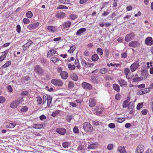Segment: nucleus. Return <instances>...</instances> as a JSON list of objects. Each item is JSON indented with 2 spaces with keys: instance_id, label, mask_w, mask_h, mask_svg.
<instances>
[{
  "instance_id": "f257e3e1",
  "label": "nucleus",
  "mask_w": 153,
  "mask_h": 153,
  "mask_svg": "<svg viewBox=\"0 0 153 153\" xmlns=\"http://www.w3.org/2000/svg\"><path fill=\"white\" fill-rule=\"evenodd\" d=\"M83 127L85 131L89 132L93 131V128L89 123H85L83 124Z\"/></svg>"
},
{
  "instance_id": "f03ea898",
  "label": "nucleus",
  "mask_w": 153,
  "mask_h": 153,
  "mask_svg": "<svg viewBox=\"0 0 153 153\" xmlns=\"http://www.w3.org/2000/svg\"><path fill=\"white\" fill-rule=\"evenodd\" d=\"M23 98V97H22L20 100H15L12 101L10 104V107L13 108H16L19 105L20 102L23 101L22 100Z\"/></svg>"
},
{
  "instance_id": "7ed1b4c3",
  "label": "nucleus",
  "mask_w": 153,
  "mask_h": 153,
  "mask_svg": "<svg viewBox=\"0 0 153 153\" xmlns=\"http://www.w3.org/2000/svg\"><path fill=\"white\" fill-rule=\"evenodd\" d=\"M35 71L38 75H42L44 72V70L43 69L42 67L39 65H36L34 67Z\"/></svg>"
},
{
  "instance_id": "20e7f679",
  "label": "nucleus",
  "mask_w": 153,
  "mask_h": 153,
  "mask_svg": "<svg viewBox=\"0 0 153 153\" xmlns=\"http://www.w3.org/2000/svg\"><path fill=\"white\" fill-rule=\"evenodd\" d=\"M139 66V60L132 64L130 67L131 71L132 72L135 71Z\"/></svg>"
},
{
  "instance_id": "39448f33",
  "label": "nucleus",
  "mask_w": 153,
  "mask_h": 153,
  "mask_svg": "<svg viewBox=\"0 0 153 153\" xmlns=\"http://www.w3.org/2000/svg\"><path fill=\"white\" fill-rule=\"evenodd\" d=\"M51 82L53 84L57 86L61 87L63 85L62 81L58 79H52Z\"/></svg>"
},
{
  "instance_id": "423d86ee",
  "label": "nucleus",
  "mask_w": 153,
  "mask_h": 153,
  "mask_svg": "<svg viewBox=\"0 0 153 153\" xmlns=\"http://www.w3.org/2000/svg\"><path fill=\"white\" fill-rule=\"evenodd\" d=\"M135 34L133 32L130 33L129 34H127L125 36V40L126 42L133 40L135 37Z\"/></svg>"
},
{
  "instance_id": "0eeeda50",
  "label": "nucleus",
  "mask_w": 153,
  "mask_h": 153,
  "mask_svg": "<svg viewBox=\"0 0 153 153\" xmlns=\"http://www.w3.org/2000/svg\"><path fill=\"white\" fill-rule=\"evenodd\" d=\"M39 25L38 22H35L29 25L27 27V28L29 30H33L38 27Z\"/></svg>"
},
{
  "instance_id": "6e6552de",
  "label": "nucleus",
  "mask_w": 153,
  "mask_h": 153,
  "mask_svg": "<svg viewBox=\"0 0 153 153\" xmlns=\"http://www.w3.org/2000/svg\"><path fill=\"white\" fill-rule=\"evenodd\" d=\"M144 151L143 145L142 144H140L136 149V153H142Z\"/></svg>"
},
{
  "instance_id": "1a4fd4ad",
  "label": "nucleus",
  "mask_w": 153,
  "mask_h": 153,
  "mask_svg": "<svg viewBox=\"0 0 153 153\" xmlns=\"http://www.w3.org/2000/svg\"><path fill=\"white\" fill-rule=\"evenodd\" d=\"M82 85L84 89L90 90L92 88V85L86 82H83L82 84Z\"/></svg>"
},
{
  "instance_id": "9d476101",
  "label": "nucleus",
  "mask_w": 153,
  "mask_h": 153,
  "mask_svg": "<svg viewBox=\"0 0 153 153\" xmlns=\"http://www.w3.org/2000/svg\"><path fill=\"white\" fill-rule=\"evenodd\" d=\"M98 143L97 142H95L92 143L90 145H88L87 148L89 149H95L98 147Z\"/></svg>"
},
{
  "instance_id": "9b49d317",
  "label": "nucleus",
  "mask_w": 153,
  "mask_h": 153,
  "mask_svg": "<svg viewBox=\"0 0 153 153\" xmlns=\"http://www.w3.org/2000/svg\"><path fill=\"white\" fill-rule=\"evenodd\" d=\"M118 81L119 85L122 87H125L127 85V82L123 79H118Z\"/></svg>"
},
{
  "instance_id": "f8f14e48",
  "label": "nucleus",
  "mask_w": 153,
  "mask_h": 153,
  "mask_svg": "<svg viewBox=\"0 0 153 153\" xmlns=\"http://www.w3.org/2000/svg\"><path fill=\"white\" fill-rule=\"evenodd\" d=\"M56 131L59 134L64 135L66 133V130L64 128H56Z\"/></svg>"
},
{
  "instance_id": "ddd939ff",
  "label": "nucleus",
  "mask_w": 153,
  "mask_h": 153,
  "mask_svg": "<svg viewBox=\"0 0 153 153\" xmlns=\"http://www.w3.org/2000/svg\"><path fill=\"white\" fill-rule=\"evenodd\" d=\"M146 44L148 45H151L153 44V40L151 37H147L145 40Z\"/></svg>"
},
{
  "instance_id": "4468645a",
  "label": "nucleus",
  "mask_w": 153,
  "mask_h": 153,
  "mask_svg": "<svg viewBox=\"0 0 153 153\" xmlns=\"http://www.w3.org/2000/svg\"><path fill=\"white\" fill-rule=\"evenodd\" d=\"M8 53V51L7 50L5 51H4L2 52L3 53H4L3 55L1 56L0 57V61H2L4 59L6 58L7 54Z\"/></svg>"
},
{
  "instance_id": "2eb2a0df",
  "label": "nucleus",
  "mask_w": 153,
  "mask_h": 153,
  "mask_svg": "<svg viewBox=\"0 0 153 153\" xmlns=\"http://www.w3.org/2000/svg\"><path fill=\"white\" fill-rule=\"evenodd\" d=\"M148 91H149V90L146 88L140 90L138 91V93L140 95H143L147 93Z\"/></svg>"
},
{
  "instance_id": "dca6fc26",
  "label": "nucleus",
  "mask_w": 153,
  "mask_h": 153,
  "mask_svg": "<svg viewBox=\"0 0 153 153\" xmlns=\"http://www.w3.org/2000/svg\"><path fill=\"white\" fill-rule=\"evenodd\" d=\"M60 74L62 78L63 79H66L68 76V74L67 72L65 71H62L61 73Z\"/></svg>"
},
{
  "instance_id": "f3484780",
  "label": "nucleus",
  "mask_w": 153,
  "mask_h": 153,
  "mask_svg": "<svg viewBox=\"0 0 153 153\" xmlns=\"http://www.w3.org/2000/svg\"><path fill=\"white\" fill-rule=\"evenodd\" d=\"M117 151L120 153H127L124 146H118L117 149Z\"/></svg>"
},
{
  "instance_id": "a211bd4d",
  "label": "nucleus",
  "mask_w": 153,
  "mask_h": 153,
  "mask_svg": "<svg viewBox=\"0 0 153 153\" xmlns=\"http://www.w3.org/2000/svg\"><path fill=\"white\" fill-rule=\"evenodd\" d=\"M86 31V29L85 28H82L77 30L76 34V35H80Z\"/></svg>"
},
{
  "instance_id": "6ab92c4d",
  "label": "nucleus",
  "mask_w": 153,
  "mask_h": 153,
  "mask_svg": "<svg viewBox=\"0 0 153 153\" xmlns=\"http://www.w3.org/2000/svg\"><path fill=\"white\" fill-rule=\"evenodd\" d=\"M76 151H80L81 153H84L85 152V149L83 145H79Z\"/></svg>"
},
{
  "instance_id": "aec40b11",
  "label": "nucleus",
  "mask_w": 153,
  "mask_h": 153,
  "mask_svg": "<svg viewBox=\"0 0 153 153\" xmlns=\"http://www.w3.org/2000/svg\"><path fill=\"white\" fill-rule=\"evenodd\" d=\"M138 45V42L136 41H133L130 42L129 44V45L131 47L135 48Z\"/></svg>"
},
{
  "instance_id": "412c9836",
  "label": "nucleus",
  "mask_w": 153,
  "mask_h": 153,
  "mask_svg": "<svg viewBox=\"0 0 153 153\" xmlns=\"http://www.w3.org/2000/svg\"><path fill=\"white\" fill-rule=\"evenodd\" d=\"M65 15V13L63 12H60L56 14V17L57 18H63Z\"/></svg>"
},
{
  "instance_id": "4be33fe9",
  "label": "nucleus",
  "mask_w": 153,
  "mask_h": 153,
  "mask_svg": "<svg viewBox=\"0 0 153 153\" xmlns=\"http://www.w3.org/2000/svg\"><path fill=\"white\" fill-rule=\"evenodd\" d=\"M16 123L15 122L11 123L7 125L6 127L8 128H13L16 126Z\"/></svg>"
},
{
  "instance_id": "5701e85b",
  "label": "nucleus",
  "mask_w": 153,
  "mask_h": 153,
  "mask_svg": "<svg viewBox=\"0 0 153 153\" xmlns=\"http://www.w3.org/2000/svg\"><path fill=\"white\" fill-rule=\"evenodd\" d=\"M96 103L95 100L93 99H91L89 101V105L90 107H93L95 106Z\"/></svg>"
},
{
  "instance_id": "b1692460",
  "label": "nucleus",
  "mask_w": 153,
  "mask_h": 153,
  "mask_svg": "<svg viewBox=\"0 0 153 153\" xmlns=\"http://www.w3.org/2000/svg\"><path fill=\"white\" fill-rule=\"evenodd\" d=\"M81 63L82 65L84 66V67L87 68V67H88L89 65V63L86 62L84 59H82Z\"/></svg>"
},
{
  "instance_id": "393cba45",
  "label": "nucleus",
  "mask_w": 153,
  "mask_h": 153,
  "mask_svg": "<svg viewBox=\"0 0 153 153\" xmlns=\"http://www.w3.org/2000/svg\"><path fill=\"white\" fill-rule=\"evenodd\" d=\"M99 59V56L96 53L94 54L91 57V59L94 62L97 61Z\"/></svg>"
},
{
  "instance_id": "a878e982",
  "label": "nucleus",
  "mask_w": 153,
  "mask_h": 153,
  "mask_svg": "<svg viewBox=\"0 0 153 153\" xmlns=\"http://www.w3.org/2000/svg\"><path fill=\"white\" fill-rule=\"evenodd\" d=\"M47 28L49 30L52 32H54L56 30V28L52 26H48L47 27Z\"/></svg>"
},
{
  "instance_id": "bb28decb",
  "label": "nucleus",
  "mask_w": 153,
  "mask_h": 153,
  "mask_svg": "<svg viewBox=\"0 0 153 153\" xmlns=\"http://www.w3.org/2000/svg\"><path fill=\"white\" fill-rule=\"evenodd\" d=\"M47 96L48 99L47 105L49 107L51 102L52 97L50 95H47Z\"/></svg>"
},
{
  "instance_id": "cd10ccee",
  "label": "nucleus",
  "mask_w": 153,
  "mask_h": 153,
  "mask_svg": "<svg viewBox=\"0 0 153 153\" xmlns=\"http://www.w3.org/2000/svg\"><path fill=\"white\" fill-rule=\"evenodd\" d=\"M113 88L116 91L119 92L120 91V87L117 84H114L113 85Z\"/></svg>"
},
{
  "instance_id": "c85d7f7f",
  "label": "nucleus",
  "mask_w": 153,
  "mask_h": 153,
  "mask_svg": "<svg viewBox=\"0 0 153 153\" xmlns=\"http://www.w3.org/2000/svg\"><path fill=\"white\" fill-rule=\"evenodd\" d=\"M42 127L43 125L41 124H35L33 125V127L35 128H40Z\"/></svg>"
},
{
  "instance_id": "c756f323",
  "label": "nucleus",
  "mask_w": 153,
  "mask_h": 153,
  "mask_svg": "<svg viewBox=\"0 0 153 153\" xmlns=\"http://www.w3.org/2000/svg\"><path fill=\"white\" fill-rule=\"evenodd\" d=\"M124 72L125 74L126 75V77L127 79H129L130 78V77H128V75L130 72V70L128 68H126L124 70Z\"/></svg>"
},
{
  "instance_id": "7c9ffc66",
  "label": "nucleus",
  "mask_w": 153,
  "mask_h": 153,
  "mask_svg": "<svg viewBox=\"0 0 153 153\" xmlns=\"http://www.w3.org/2000/svg\"><path fill=\"white\" fill-rule=\"evenodd\" d=\"M97 52L101 56L103 54V51L100 48H98L97 50Z\"/></svg>"
},
{
  "instance_id": "2f4dec72",
  "label": "nucleus",
  "mask_w": 153,
  "mask_h": 153,
  "mask_svg": "<svg viewBox=\"0 0 153 153\" xmlns=\"http://www.w3.org/2000/svg\"><path fill=\"white\" fill-rule=\"evenodd\" d=\"M33 14L30 11H28L26 13V16L29 18L32 17Z\"/></svg>"
},
{
  "instance_id": "473e14b6",
  "label": "nucleus",
  "mask_w": 153,
  "mask_h": 153,
  "mask_svg": "<svg viewBox=\"0 0 153 153\" xmlns=\"http://www.w3.org/2000/svg\"><path fill=\"white\" fill-rule=\"evenodd\" d=\"M37 101L38 104L40 105L42 103V98L39 96H37L36 97Z\"/></svg>"
},
{
  "instance_id": "72a5a7b5",
  "label": "nucleus",
  "mask_w": 153,
  "mask_h": 153,
  "mask_svg": "<svg viewBox=\"0 0 153 153\" xmlns=\"http://www.w3.org/2000/svg\"><path fill=\"white\" fill-rule=\"evenodd\" d=\"M71 24V23L70 22H67L65 23L63 25L65 27L68 28L69 27Z\"/></svg>"
},
{
  "instance_id": "f704fd0d",
  "label": "nucleus",
  "mask_w": 153,
  "mask_h": 153,
  "mask_svg": "<svg viewBox=\"0 0 153 153\" xmlns=\"http://www.w3.org/2000/svg\"><path fill=\"white\" fill-rule=\"evenodd\" d=\"M108 71L107 69L104 68L100 70V72L102 74H104L106 73Z\"/></svg>"
},
{
  "instance_id": "c9c22d12",
  "label": "nucleus",
  "mask_w": 153,
  "mask_h": 153,
  "mask_svg": "<svg viewBox=\"0 0 153 153\" xmlns=\"http://www.w3.org/2000/svg\"><path fill=\"white\" fill-rule=\"evenodd\" d=\"M143 78L141 77H137L135 78H134L133 80L134 82H137L140 81Z\"/></svg>"
},
{
  "instance_id": "e433bc0d",
  "label": "nucleus",
  "mask_w": 153,
  "mask_h": 153,
  "mask_svg": "<svg viewBox=\"0 0 153 153\" xmlns=\"http://www.w3.org/2000/svg\"><path fill=\"white\" fill-rule=\"evenodd\" d=\"M74 86V83L72 81H71L69 82L68 87L70 88H73Z\"/></svg>"
},
{
  "instance_id": "4c0bfd02",
  "label": "nucleus",
  "mask_w": 153,
  "mask_h": 153,
  "mask_svg": "<svg viewBox=\"0 0 153 153\" xmlns=\"http://www.w3.org/2000/svg\"><path fill=\"white\" fill-rule=\"evenodd\" d=\"M11 64V62L10 61H8L5 64H4L2 66L3 68H5L8 67L9 65Z\"/></svg>"
},
{
  "instance_id": "58836bf2",
  "label": "nucleus",
  "mask_w": 153,
  "mask_h": 153,
  "mask_svg": "<svg viewBox=\"0 0 153 153\" xmlns=\"http://www.w3.org/2000/svg\"><path fill=\"white\" fill-rule=\"evenodd\" d=\"M68 68L70 70H73L75 68V66L74 65H72L71 64H69Z\"/></svg>"
},
{
  "instance_id": "ea45409f",
  "label": "nucleus",
  "mask_w": 153,
  "mask_h": 153,
  "mask_svg": "<svg viewBox=\"0 0 153 153\" xmlns=\"http://www.w3.org/2000/svg\"><path fill=\"white\" fill-rule=\"evenodd\" d=\"M77 17V15L73 14H71L70 16V19L73 20L76 19Z\"/></svg>"
},
{
  "instance_id": "a19ab883",
  "label": "nucleus",
  "mask_w": 153,
  "mask_h": 153,
  "mask_svg": "<svg viewBox=\"0 0 153 153\" xmlns=\"http://www.w3.org/2000/svg\"><path fill=\"white\" fill-rule=\"evenodd\" d=\"M59 2L64 4H69L70 2V0H60Z\"/></svg>"
},
{
  "instance_id": "79ce46f5",
  "label": "nucleus",
  "mask_w": 153,
  "mask_h": 153,
  "mask_svg": "<svg viewBox=\"0 0 153 153\" xmlns=\"http://www.w3.org/2000/svg\"><path fill=\"white\" fill-rule=\"evenodd\" d=\"M24 23L25 24H27L30 23V20L27 18H25L23 20Z\"/></svg>"
},
{
  "instance_id": "37998d69",
  "label": "nucleus",
  "mask_w": 153,
  "mask_h": 153,
  "mask_svg": "<svg viewBox=\"0 0 153 153\" xmlns=\"http://www.w3.org/2000/svg\"><path fill=\"white\" fill-rule=\"evenodd\" d=\"M33 43V42L31 40H30L27 43L25 44L24 45V47H26V48H28Z\"/></svg>"
},
{
  "instance_id": "c03bdc74",
  "label": "nucleus",
  "mask_w": 153,
  "mask_h": 153,
  "mask_svg": "<svg viewBox=\"0 0 153 153\" xmlns=\"http://www.w3.org/2000/svg\"><path fill=\"white\" fill-rule=\"evenodd\" d=\"M72 79L75 81H77L78 80V78L77 76L75 74H74L72 75Z\"/></svg>"
},
{
  "instance_id": "a18cd8bd",
  "label": "nucleus",
  "mask_w": 153,
  "mask_h": 153,
  "mask_svg": "<svg viewBox=\"0 0 153 153\" xmlns=\"http://www.w3.org/2000/svg\"><path fill=\"white\" fill-rule=\"evenodd\" d=\"M6 101L5 98L1 96H0V103L4 102Z\"/></svg>"
},
{
  "instance_id": "49530a36",
  "label": "nucleus",
  "mask_w": 153,
  "mask_h": 153,
  "mask_svg": "<svg viewBox=\"0 0 153 153\" xmlns=\"http://www.w3.org/2000/svg\"><path fill=\"white\" fill-rule=\"evenodd\" d=\"M28 110V108L27 106H24L22 107L21 109V111L23 112H25Z\"/></svg>"
},
{
  "instance_id": "de8ad7c7",
  "label": "nucleus",
  "mask_w": 153,
  "mask_h": 153,
  "mask_svg": "<svg viewBox=\"0 0 153 153\" xmlns=\"http://www.w3.org/2000/svg\"><path fill=\"white\" fill-rule=\"evenodd\" d=\"M73 131L74 133H79V131L77 127L75 126L73 129Z\"/></svg>"
},
{
  "instance_id": "09e8293b",
  "label": "nucleus",
  "mask_w": 153,
  "mask_h": 153,
  "mask_svg": "<svg viewBox=\"0 0 153 153\" xmlns=\"http://www.w3.org/2000/svg\"><path fill=\"white\" fill-rule=\"evenodd\" d=\"M51 61L53 62V63L56 62L57 61L59 60V59L56 57H53L51 58Z\"/></svg>"
},
{
  "instance_id": "8fccbe9b",
  "label": "nucleus",
  "mask_w": 153,
  "mask_h": 153,
  "mask_svg": "<svg viewBox=\"0 0 153 153\" xmlns=\"http://www.w3.org/2000/svg\"><path fill=\"white\" fill-rule=\"evenodd\" d=\"M114 146L112 144H108L107 146V149L109 150H111L113 148Z\"/></svg>"
},
{
  "instance_id": "3c124183",
  "label": "nucleus",
  "mask_w": 153,
  "mask_h": 153,
  "mask_svg": "<svg viewBox=\"0 0 153 153\" xmlns=\"http://www.w3.org/2000/svg\"><path fill=\"white\" fill-rule=\"evenodd\" d=\"M59 110H56L52 113V116L53 117H55L56 115L59 113Z\"/></svg>"
},
{
  "instance_id": "603ef678",
  "label": "nucleus",
  "mask_w": 153,
  "mask_h": 153,
  "mask_svg": "<svg viewBox=\"0 0 153 153\" xmlns=\"http://www.w3.org/2000/svg\"><path fill=\"white\" fill-rule=\"evenodd\" d=\"M148 72L146 70L143 71L142 73V75L143 76H144V78H146L148 76Z\"/></svg>"
},
{
  "instance_id": "864d4df0",
  "label": "nucleus",
  "mask_w": 153,
  "mask_h": 153,
  "mask_svg": "<svg viewBox=\"0 0 153 153\" xmlns=\"http://www.w3.org/2000/svg\"><path fill=\"white\" fill-rule=\"evenodd\" d=\"M143 103L141 102L140 103H139L137 106V110H139L140 108H141L143 106Z\"/></svg>"
},
{
  "instance_id": "5fc2aeb1",
  "label": "nucleus",
  "mask_w": 153,
  "mask_h": 153,
  "mask_svg": "<svg viewBox=\"0 0 153 153\" xmlns=\"http://www.w3.org/2000/svg\"><path fill=\"white\" fill-rule=\"evenodd\" d=\"M93 124L95 126L100 125L101 124V123L99 121L95 120L93 121Z\"/></svg>"
},
{
  "instance_id": "6e6d98bb",
  "label": "nucleus",
  "mask_w": 153,
  "mask_h": 153,
  "mask_svg": "<svg viewBox=\"0 0 153 153\" xmlns=\"http://www.w3.org/2000/svg\"><path fill=\"white\" fill-rule=\"evenodd\" d=\"M75 46L74 45L72 46L71 47L70 49L68 51H70V52H73L76 49Z\"/></svg>"
},
{
  "instance_id": "4d7b16f0",
  "label": "nucleus",
  "mask_w": 153,
  "mask_h": 153,
  "mask_svg": "<svg viewBox=\"0 0 153 153\" xmlns=\"http://www.w3.org/2000/svg\"><path fill=\"white\" fill-rule=\"evenodd\" d=\"M125 120V118H118L117 121L119 123H122Z\"/></svg>"
},
{
  "instance_id": "13d9d810",
  "label": "nucleus",
  "mask_w": 153,
  "mask_h": 153,
  "mask_svg": "<svg viewBox=\"0 0 153 153\" xmlns=\"http://www.w3.org/2000/svg\"><path fill=\"white\" fill-rule=\"evenodd\" d=\"M28 92L27 91H22L21 94V95L22 96H27L28 95Z\"/></svg>"
},
{
  "instance_id": "bf43d9fd",
  "label": "nucleus",
  "mask_w": 153,
  "mask_h": 153,
  "mask_svg": "<svg viewBox=\"0 0 153 153\" xmlns=\"http://www.w3.org/2000/svg\"><path fill=\"white\" fill-rule=\"evenodd\" d=\"M21 30V27L19 25H17L16 26V31L18 33H19L20 32Z\"/></svg>"
},
{
  "instance_id": "052dcab7",
  "label": "nucleus",
  "mask_w": 153,
  "mask_h": 153,
  "mask_svg": "<svg viewBox=\"0 0 153 153\" xmlns=\"http://www.w3.org/2000/svg\"><path fill=\"white\" fill-rule=\"evenodd\" d=\"M91 81L94 83H96L97 82V80L94 76H92L91 78Z\"/></svg>"
},
{
  "instance_id": "680f3d73",
  "label": "nucleus",
  "mask_w": 153,
  "mask_h": 153,
  "mask_svg": "<svg viewBox=\"0 0 153 153\" xmlns=\"http://www.w3.org/2000/svg\"><path fill=\"white\" fill-rule=\"evenodd\" d=\"M7 89L8 91L9 92H11L13 91V88L10 85H8L7 87Z\"/></svg>"
},
{
  "instance_id": "e2e57ef3",
  "label": "nucleus",
  "mask_w": 153,
  "mask_h": 153,
  "mask_svg": "<svg viewBox=\"0 0 153 153\" xmlns=\"http://www.w3.org/2000/svg\"><path fill=\"white\" fill-rule=\"evenodd\" d=\"M128 105V102L127 100H125L123 103V108H126L127 107Z\"/></svg>"
},
{
  "instance_id": "0e129e2a",
  "label": "nucleus",
  "mask_w": 153,
  "mask_h": 153,
  "mask_svg": "<svg viewBox=\"0 0 153 153\" xmlns=\"http://www.w3.org/2000/svg\"><path fill=\"white\" fill-rule=\"evenodd\" d=\"M72 117L71 116L68 115L66 118V120L68 122H70V121L72 120Z\"/></svg>"
},
{
  "instance_id": "69168bd1",
  "label": "nucleus",
  "mask_w": 153,
  "mask_h": 153,
  "mask_svg": "<svg viewBox=\"0 0 153 153\" xmlns=\"http://www.w3.org/2000/svg\"><path fill=\"white\" fill-rule=\"evenodd\" d=\"M108 126L110 128H114L115 127V125L113 123H110L109 124Z\"/></svg>"
},
{
  "instance_id": "338daca9",
  "label": "nucleus",
  "mask_w": 153,
  "mask_h": 153,
  "mask_svg": "<svg viewBox=\"0 0 153 153\" xmlns=\"http://www.w3.org/2000/svg\"><path fill=\"white\" fill-rule=\"evenodd\" d=\"M62 146L65 148H66L68 147V144L67 142H64L62 143Z\"/></svg>"
},
{
  "instance_id": "774afa93",
  "label": "nucleus",
  "mask_w": 153,
  "mask_h": 153,
  "mask_svg": "<svg viewBox=\"0 0 153 153\" xmlns=\"http://www.w3.org/2000/svg\"><path fill=\"white\" fill-rule=\"evenodd\" d=\"M120 94H117L115 97V99L116 100H120Z\"/></svg>"
}]
</instances>
